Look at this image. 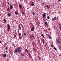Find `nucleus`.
Returning <instances> with one entry per match:
<instances>
[{"label":"nucleus","instance_id":"0eeeda50","mask_svg":"<svg viewBox=\"0 0 61 61\" xmlns=\"http://www.w3.org/2000/svg\"><path fill=\"white\" fill-rule=\"evenodd\" d=\"M19 7L20 8V9H21V8H22V5H21L20 4H19Z\"/></svg>","mask_w":61,"mask_h":61},{"label":"nucleus","instance_id":"39448f33","mask_svg":"<svg viewBox=\"0 0 61 61\" xmlns=\"http://www.w3.org/2000/svg\"><path fill=\"white\" fill-rule=\"evenodd\" d=\"M56 17H54L52 18L51 19V20L52 21H55L56 20Z\"/></svg>","mask_w":61,"mask_h":61},{"label":"nucleus","instance_id":"09e8293b","mask_svg":"<svg viewBox=\"0 0 61 61\" xmlns=\"http://www.w3.org/2000/svg\"><path fill=\"white\" fill-rule=\"evenodd\" d=\"M24 11H25V10H24Z\"/></svg>","mask_w":61,"mask_h":61},{"label":"nucleus","instance_id":"de8ad7c7","mask_svg":"<svg viewBox=\"0 0 61 61\" xmlns=\"http://www.w3.org/2000/svg\"><path fill=\"white\" fill-rule=\"evenodd\" d=\"M33 38H35L34 37Z\"/></svg>","mask_w":61,"mask_h":61},{"label":"nucleus","instance_id":"bb28decb","mask_svg":"<svg viewBox=\"0 0 61 61\" xmlns=\"http://www.w3.org/2000/svg\"><path fill=\"white\" fill-rule=\"evenodd\" d=\"M22 14L23 15H25V13H24L22 11Z\"/></svg>","mask_w":61,"mask_h":61},{"label":"nucleus","instance_id":"6ab92c4d","mask_svg":"<svg viewBox=\"0 0 61 61\" xmlns=\"http://www.w3.org/2000/svg\"><path fill=\"white\" fill-rule=\"evenodd\" d=\"M46 7H47V8H49V7L48 6V5H47L46 6Z\"/></svg>","mask_w":61,"mask_h":61},{"label":"nucleus","instance_id":"49530a36","mask_svg":"<svg viewBox=\"0 0 61 61\" xmlns=\"http://www.w3.org/2000/svg\"><path fill=\"white\" fill-rule=\"evenodd\" d=\"M32 36V37H33V36Z\"/></svg>","mask_w":61,"mask_h":61},{"label":"nucleus","instance_id":"a19ab883","mask_svg":"<svg viewBox=\"0 0 61 61\" xmlns=\"http://www.w3.org/2000/svg\"><path fill=\"white\" fill-rule=\"evenodd\" d=\"M2 43V42H1V41L0 40V43Z\"/></svg>","mask_w":61,"mask_h":61},{"label":"nucleus","instance_id":"4c0bfd02","mask_svg":"<svg viewBox=\"0 0 61 61\" xmlns=\"http://www.w3.org/2000/svg\"><path fill=\"white\" fill-rule=\"evenodd\" d=\"M22 56H24L25 55L23 54H22Z\"/></svg>","mask_w":61,"mask_h":61},{"label":"nucleus","instance_id":"58836bf2","mask_svg":"<svg viewBox=\"0 0 61 61\" xmlns=\"http://www.w3.org/2000/svg\"><path fill=\"white\" fill-rule=\"evenodd\" d=\"M58 1L59 2H61V0H58Z\"/></svg>","mask_w":61,"mask_h":61},{"label":"nucleus","instance_id":"dca6fc26","mask_svg":"<svg viewBox=\"0 0 61 61\" xmlns=\"http://www.w3.org/2000/svg\"><path fill=\"white\" fill-rule=\"evenodd\" d=\"M7 10L8 11H9V10H10V8H9V7H8V9H7Z\"/></svg>","mask_w":61,"mask_h":61},{"label":"nucleus","instance_id":"c03bdc74","mask_svg":"<svg viewBox=\"0 0 61 61\" xmlns=\"http://www.w3.org/2000/svg\"><path fill=\"white\" fill-rule=\"evenodd\" d=\"M42 4H43V5H45V3H42Z\"/></svg>","mask_w":61,"mask_h":61},{"label":"nucleus","instance_id":"a878e982","mask_svg":"<svg viewBox=\"0 0 61 61\" xmlns=\"http://www.w3.org/2000/svg\"><path fill=\"white\" fill-rule=\"evenodd\" d=\"M7 25H8V26H10V25H9V24H7Z\"/></svg>","mask_w":61,"mask_h":61},{"label":"nucleus","instance_id":"79ce46f5","mask_svg":"<svg viewBox=\"0 0 61 61\" xmlns=\"http://www.w3.org/2000/svg\"><path fill=\"white\" fill-rule=\"evenodd\" d=\"M24 29V27H22V29Z\"/></svg>","mask_w":61,"mask_h":61},{"label":"nucleus","instance_id":"ea45409f","mask_svg":"<svg viewBox=\"0 0 61 61\" xmlns=\"http://www.w3.org/2000/svg\"><path fill=\"white\" fill-rule=\"evenodd\" d=\"M14 37H16V35H15L14 36Z\"/></svg>","mask_w":61,"mask_h":61},{"label":"nucleus","instance_id":"c756f323","mask_svg":"<svg viewBox=\"0 0 61 61\" xmlns=\"http://www.w3.org/2000/svg\"><path fill=\"white\" fill-rule=\"evenodd\" d=\"M33 15H35V12H33Z\"/></svg>","mask_w":61,"mask_h":61},{"label":"nucleus","instance_id":"f257e3e1","mask_svg":"<svg viewBox=\"0 0 61 61\" xmlns=\"http://www.w3.org/2000/svg\"><path fill=\"white\" fill-rule=\"evenodd\" d=\"M18 49L17 48H16L14 51V53L15 54H16L18 52Z\"/></svg>","mask_w":61,"mask_h":61},{"label":"nucleus","instance_id":"ddd939ff","mask_svg":"<svg viewBox=\"0 0 61 61\" xmlns=\"http://www.w3.org/2000/svg\"><path fill=\"white\" fill-rule=\"evenodd\" d=\"M7 55L6 54H4L3 56V57H6Z\"/></svg>","mask_w":61,"mask_h":61},{"label":"nucleus","instance_id":"f704fd0d","mask_svg":"<svg viewBox=\"0 0 61 61\" xmlns=\"http://www.w3.org/2000/svg\"><path fill=\"white\" fill-rule=\"evenodd\" d=\"M51 46L52 47H54V45H51Z\"/></svg>","mask_w":61,"mask_h":61},{"label":"nucleus","instance_id":"aec40b11","mask_svg":"<svg viewBox=\"0 0 61 61\" xmlns=\"http://www.w3.org/2000/svg\"><path fill=\"white\" fill-rule=\"evenodd\" d=\"M44 23L46 25H47V22H45Z\"/></svg>","mask_w":61,"mask_h":61},{"label":"nucleus","instance_id":"4be33fe9","mask_svg":"<svg viewBox=\"0 0 61 61\" xmlns=\"http://www.w3.org/2000/svg\"><path fill=\"white\" fill-rule=\"evenodd\" d=\"M33 50L34 51H36V49H35V48H33Z\"/></svg>","mask_w":61,"mask_h":61},{"label":"nucleus","instance_id":"e433bc0d","mask_svg":"<svg viewBox=\"0 0 61 61\" xmlns=\"http://www.w3.org/2000/svg\"><path fill=\"white\" fill-rule=\"evenodd\" d=\"M20 51H18V52L19 53H20Z\"/></svg>","mask_w":61,"mask_h":61},{"label":"nucleus","instance_id":"f8f14e48","mask_svg":"<svg viewBox=\"0 0 61 61\" xmlns=\"http://www.w3.org/2000/svg\"><path fill=\"white\" fill-rule=\"evenodd\" d=\"M18 51H20V52H21V48L20 47H19L18 48Z\"/></svg>","mask_w":61,"mask_h":61},{"label":"nucleus","instance_id":"37998d69","mask_svg":"<svg viewBox=\"0 0 61 61\" xmlns=\"http://www.w3.org/2000/svg\"><path fill=\"white\" fill-rule=\"evenodd\" d=\"M46 46H47V45H46V44H45Z\"/></svg>","mask_w":61,"mask_h":61},{"label":"nucleus","instance_id":"1a4fd4ad","mask_svg":"<svg viewBox=\"0 0 61 61\" xmlns=\"http://www.w3.org/2000/svg\"><path fill=\"white\" fill-rule=\"evenodd\" d=\"M31 31H34V27H33L31 29Z\"/></svg>","mask_w":61,"mask_h":61},{"label":"nucleus","instance_id":"9b49d317","mask_svg":"<svg viewBox=\"0 0 61 61\" xmlns=\"http://www.w3.org/2000/svg\"><path fill=\"white\" fill-rule=\"evenodd\" d=\"M42 15L43 17H46V15L45 13H44V14Z\"/></svg>","mask_w":61,"mask_h":61},{"label":"nucleus","instance_id":"4468645a","mask_svg":"<svg viewBox=\"0 0 61 61\" xmlns=\"http://www.w3.org/2000/svg\"><path fill=\"white\" fill-rule=\"evenodd\" d=\"M41 36H42L43 38H45V37H44V35H43V34L42 33L41 34Z\"/></svg>","mask_w":61,"mask_h":61},{"label":"nucleus","instance_id":"473e14b6","mask_svg":"<svg viewBox=\"0 0 61 61\" xmlns=\"http://www.w3.org/2000/svg\"><path fill=\"white\" fill-rule=\"evenodd\" d=\"M24 36H26V33H24Z\"/></svg>","mask_w":61,"mask_h":61},{"label":"nucleus","instance_id":"9d476101","mask_svg":"<svg viewBox=\"0 0 61 61\" xmlns=\"http://www.w3.org/2000/svg\"><path fill=\"white\" fill-rule=\"evenodd\" d=\"M15 14L16 15L18 14V12H17L16 11H15Z\"/></svg>","mask_w":61,"mask_h":61},{"label":"nucleus","instance_id":"c9c22d12","mask_svg":"<svg viewBox=\"0 0 61 61\" xmlns=\"http://www.w3.org/2000/svg\"><path fill=\"white\" fill-rule=\"evenodd\" d=\"M7 3L8 5H9V2H8Z\"/></svg>","mask_w":61,"mask_h":61},{"label":"nucleus","instance_id":"5701e85b","mask_svg":"<svg viewBox=\"0 0 61 61\" xmlns=\"http://www.w3.org/2000/svg\"><path fill=\"white\" fill-rule=\"evenodd\" d=\"M32 6H34V4L33 3H31Z\"/></svg>","mask_w":61,"mask_h":61},{"label":"nucleus","instance_id":"2eb2a0df","mask_svg":"<svg viewBox=\"0 0 61 61\" xmlns=\"http://www.w3.org/2000/svg\"><path fill=\"white\" fill-rule=\"evenodd\" d=\"M42 42L43 44H45V40L44 39H42Z\"/></svg>","mask_w":61,"mask_h":61},{"label":"nucleus","instance_id":"72a5a7b5","mask_svg":"<svg viewBox=\"0 0 61 61\" xmlns=\"http://www.w3.org/2000/svg\"><path fill=\"white\" fill-rule=\"evenodd\" d=\"M58 17H57L56 18V20H58Z\"/></svg>","mask_w":61,"mask_h":61},{"label":"nucleus","instance_id":"f03ea898","mask_svg":"<svg viewBox=\"0 0 61 61\" xmlns=\"http://www.w3.org/2000/svg\"><path fill=\"white\" fill-rule=\"evenodd\" d=\"M10 26H8L7 28V30L8 32H9L10 30Z\"/></svg>","mask_w":61,"mask_h":61},{"label":"nucleus","instance_id":"f3484780","mask_svg":"<svg viewBox=\"0 0 61 61\" xmlns=\"http://www.w3.org/2000/svg\"><path fill=\"white\" fill-rule=\"evenodd\" d=\"M21 35V34L20 33H19V36L20 37Z\"/></svg>","mask_w":61,"mask_h":61},{"label":"nucleus","instance_id":"b1692460","mask_svg":"<svg viewBox=\"0 0 61 61\" xmlns=\"http://www.w3.org/2000/svg\"><path fill=\"white\" fill-rule=\"evenodd\" d=\"M5 49L6 50H7V49H8V48H7V46L6 47Z\"/></svg>","mask_w":61,"mask_h":61},{"label":"nucleus","instance_id":"cd10ccee","mask_svg":"<svg viewBox=\"0 0 61 61\" xmlns=\"http://www.w3.org/2000/svg\"><path fill=\"white\" fill-rule=\"evenodd\" d=\"M20 39H22V37H20L19 38Z\"/></svg>","mask_w":61,"mask_h":61},{"label":"nucleus","instance_id":"6e6552de","mask_svg":"<svg viewBox=\"0 0 61 61\" xmlns=\"http://www.w3.org/2000/svg\"><path fill=\"white\" fill-rule=\"evenodd\" d=\"M56 41L57 42V43H60V41L58 40L57 39H56Z\"/></svg>","mask_w":61,"mask_h":61},{"label":"nucleus","instance_id":"7ed1b4c3","mask_svg":"<svg viewBox=\"0 0 61 61\" xmlns=\"http://www.w3.org/2000/svg\"><path fill=\"white\" fill-rule=\"evenodd\" d=\"M21 26V25H18V27H19V30H18L19 31L21 29V27H20V26Z\"/></svg>","mask_w":61,"mask_h":61},{"label":"nucleus","instance_id":"412c9836","mask_svg":"<svg viewBox=\"0 0 61 61\" xmlns=\"http://www.w3.org/2000/svg\"><path fill=\"white\" fill-rule=\"evenodd\" d=\"M49 37L50 39H51V36H50V35L49 36Z\"/></svg>","mask_w":61,"mask_h":61},{"label":"nucleus","instance_id":"a211bd4d","mask_svg":"<svg viewBox=\"0 0 61 61\" xmlns=\"http://www.w3.org/2000/svg\"><path fill=\"white\" fill-rule=\"evenodd\" d=\"M4 21L5 23H6V20H5V19H4Z\"/></svg>","mask_w":61,"mask_h":61},{"label":"nucleus","instance_id":"c85d7f7f","mask_svg":"<svg viewBox=\"0 0 61 61\" xmlns=\"http://www.w3.org/2000/svg\"><path fill=\"white\" fill-rule=\"evenodd\" d=\"M54 49L56 50H57V49H56V47H54Z\"/></svg>","mask_w":61,"mask_h":61},{"label":"nucleus","instance_id":"393cba45","mask_svg":"<svg viewBox=\"0 0 61 61\" xmlns=\"http://www.w3.org/2000/svg\"><path fill=\"white\" fill-rule=\"evenodd\" d=\"M25 51H26L27 52H28V50L27 49H25Z\"/></svg>","mask_w":61,"mask_h":61},{"label":"nucleus","instance_id":"7c9ffc66","mask_svg":"<svg viewBox=\"0 0 61 61\" xmlns=\"http://www.w3.org/2000/svg\"><path fill=\"white\" fill-rule=\"evenodd\" d=\"M28 55H29V57H30V54L29 53V54Z\"/></svg>","mask_w":61,"mask_h":61},{"label":"nucleus","instance_id":"20e7f679","mask_svg":"<svg viewBox=\"0 0 61 61\" xmlns=\"http://www.w3.org/2000/svg\"><path fill=\"white\" fill-rule=\"evenodd\" d=\"M11 14L10 13H9L7 14V16L9 17H10L11 16Z\"/></svg>","mask_w":61,"mask_h":61},{"label":"nucleus","instance_id":"2f4dec72","mask_svg":"<svg viewBox=\"0 0 61 61\" xmlns=\"http://www.w3.org/2000/svg\"><path fill=\"white\" fill-rule=\"evenodd\" d=\"M47 18L48 19H49V16H48Z\"/></svg>","mask_w":61,"mask_h":61},{"label":"nucleus","instance_id":"423d86ee","mask_svg":"<svg viewBox=\"0 0 61 61\" xmlns=\"http://www.w3.org/2000/svg\"><path fill=\"white\" fill-rule=\"evenodd\" d=\"M13 6L11 4L10 5V9L12 10V9L13 8Z\"/></svg>","mask_w":61,"mask_h":61},{"label":"nucleus","instance_id":"a18cd8bd","mask_svg":"<svg viewBox=\"0 0 61 61\" xmlns=\"http://www.w3.org/2000/svg\"><path fill=\"white\" fill-rule=\"evenodd\" d=\"M20 48H21V46H20Z\"/></svg>","mask_w":61,"mask_h":61}]
</instances>
